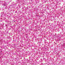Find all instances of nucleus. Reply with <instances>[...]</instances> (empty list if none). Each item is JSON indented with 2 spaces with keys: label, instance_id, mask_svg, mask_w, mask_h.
Listing matches in <instances>:
<instances>
[{
  "label": "nucleus",
  "instance_id": "obj_1",
  "mask_svg": "<svg viewBox=\"0 0 65 65\" xmlns=\"http://www.w3.org/2000/svg\"><path fill=\"white\" fill-rule=\"evenodd\" d=\"M4 6H6L7 5V4L6 3H5L4 4H3Z\"/></svg>",
  "mask_w": 65,
  "mask_h": 65
}]
</instances>
